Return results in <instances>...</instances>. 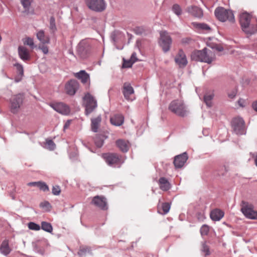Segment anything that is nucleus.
I'll return each instance as SVG.
<instances>
[{
  "instance_id": "obj_5",
  "label": "nucleus",
  "mask_w": 257,
  "mask_h": 257,
  "mask_svg": "<svg viewBox=\"0 0 257 257\" xmlns=\"http://www.w3.org/2000/svg\"><path fill=\"white\" fill-rule=\"evenodd\" d=\"M85 107V114L88 115L97 106V100L90 93H86L83 97Z\"/></svg>"
},
{
  "instance_id": "obj_28",
  "label": "nucleus",
  "mask_w": 257,
  "mask_h": 257,
  "mask_svg": "<svg viewBox=\"0 0 257 257\" xmlns=\"http://www.w3.org/2000/svg\"><path fill=\"white\" fill-rule=\"evenodd\" d=\"M75 76L80 79L83 83H85L87 82L89 79V75L84 70H81L78 73L75 74Z\"/></svg>"
},
{
  "instance_id": "obj_43",
  "label": "nucleus",
  "mask_w": 257,
  "mask_h": 257,
  "mask_svg": "<svg viewBox=\"0 0 257 257\" xmlns=\"http://www.w3.org/2000/svg\"><path fill=\"white\" fill-rule=\"evenodd\" d=\"M52 192L54 195H59L61 193L60 187L58 185L53 186Z\"/></svg>"
},
{
  "instance_id": "obj_44",
  "label": "nucleus",
  "mask_w": 257,
  "mask_h": 257,
  "mask_svg": "<svg viewBox=\"0 0 257 257\" xmlns=\"http://www.w3.org/2000/svg\"><path fill=\"white\" fill-rule=\"evenodd\" d=\"M135 62H133L131 59L128 61L123 59V63L122 66L124 68H129L131 67L132 66L133 64Z\"/></svg>"
},
{
  "instance_id": "obj_14",
  "label": "nucleus",
  "mask_w": 257,
  "mask_h": 257,
  "mask_svg": "<svg viewBox=\"0 0 257 257\" xmlns=\"http://www.w3.org/2000/svg\"><path fill=\"white\" fill-rule=\"evenodd\" d=\"M122 93L124 98L128 101H133L135 98L134 88L129 83L125 82L123 84Z\"/></svg>"
},
{
  "instance_id": "obj_52",
  "label": "nucleus",
  "mask_w": 257,
  "mask_h": 257,
  "mask_svg": "<svg viewBox=\"0 0 257 257\" xmlns=\"http://www.w3.org/2000/svg\"><path fill=\"white\" fill-rule=\"evenodd\" d=\"M38 184H39V181L30 182V183H28L27 185H28V186H37V187H38Z\"/></svg>"
},
{
  "instance_id": "obj_6",
  "label": "nucleus",
  "mask_w": 257,
  "mask_h": 257,
  "mask_svg": "<svg viewBox=\"0 0 257 257\" xmlns=\"http://www.w3.org/2000/svg\"><path fill=\"white\" fill-rule=\"evenodd\" d=\"M241 211L246 218L257 220V210L254 209V206L252 204L242 201Z\"/></svg>"
},
{
  "instance_id": "obj_21",
  "label": "nucleus",
  "mask_w": 257,
  "mask_h": 257,
  "mask_svg": "<svg viewBox=\"0 0 257 257\" xmlns=\"http://www.w3.org/2000/svg\"><path fill=\"white\" fill-rule=\"evenodd\" d=\"M116 145L120 150L123 152L128 151L130 148V143L127 141L119 139L116 141Z\"/></svg>"
},
{
  "instance_id": "obj_19",
  "label": "nucleus",
  "mask_w": 257,
  "mask_h": 257,
  "mask_svg": "<svg viewBox=\"0 0 257 257\" xmlns=\"http://www.w3.org/2000/svg\"><path fill=\"white\" fill-rule=\"evenodd\" d=\"M186 11L191 16L198 18H202L203 15L202 10L197 6H191L188 7L186 9Z\"/></svg>"
},
{
  "instance_id": "obj_9",
  "label": "nucleus",
  "mask_w": 257,
  "mask_h": 257,
  "mask_svg": "<svg viewBox=\"0 0 257 257\" xmlns=\"http://www.w3.org/2000/svg\"><path fill=\"white\" fill-rule=\"evenodd\" d=\"M102 157L109 165H117L122 163L121 156L116 153H104Z\"/></svg>"
},
{
  "instance_id": "obj_24",
  "label": "nucleus",
  "mask_w": 257,
  "mask_h": 257,
  "mask_svg": "<svg viewBox=\"0 0 257 257\" xmlns=\"http://www.w3.org/2000/svg\"><path fill=\"white\" fill-rule=\"evenodd\" d=\"M18 53L20 58L23 60H28L30 59V54L28 50L25 47L19 46Z\"/></svg>"
},
{
  "instance_id": "obj_13",
  "label": "nucleus",
  "mask_w": 257,
  "mask_h": 257,
  "mask_svg": "<svg viewBox=\"0 0 257 257\" xmlns=\"http://www.w3.org/2000/svg\"><path fill=\"white\" fill-rule=\"evenodd\" d=\"M50 105L55 110L62 114L67 115L70 113L69 107L63 102H53L51 103Z\"/></svg>"
},
{
  "instance_id": "obj_26",
  "label": "nucleus",
  "mask_w": 257,
  "mask_h": 257,
  "mask_svg": "<svg viewBox=\"0 0 257 257\" xmlns=\"http://www.w3.org/2000/svg\"><path fill=\"white\" fill-rule=\"evenodd\" d=\"M124 121V117L121 114H116L111 117L110 122L113 125L120 126Z\"/></svg>"
},
{
  "instance_id": "obj_47",
  "label": "nucleus",
  "mask_w": 257,
  "mask_h": 257,
  "mask_svg": "<svg viewBox=\"0 0 257 257\" xmlns=\"http://www.w3.org/2000/svg\"><path fill=\"white\" fill-rule=\"evenodd\" d=\"M202 250L205 253L206 255L210 254L209 248L207 245L205 244H203Z\"/></svg>"
},
{
  "instance_id": "obj_3",
  "label": "nucleus",
  "mask_w": 257,
  "mask_h": 257,
  "mask_svg": "<svg viewBox=\"0 0 257 257\" xmlns=\"http://www.w3.org/2000/svg\"><path fill=\"white\" fill-rule=\"evenodd\" d=\"M169 110L177 116L184 117L188 111L184 102L182 100L175 99L172 101L168 107Z\"/></svg>"
},
{
  "instance_id": "obj_18",
  "label": "nucleus",
  "mask_w": 257,
  "mask_h": 257,
  "mask_svg": "<svg viewBox=\"0 0 257 257\" xmlns=\"http://www.w3.org/2000/svg\"><path fill=\"white\" fill-rule=\"evenodd\" d=\"M175 62L180 67H185L187 64V60L184 52L180 50L175 58Z\"/></svg>"
},
{
  "instance_id": "obj_15",
  "label": "nucleus",
  "mask_w": 257,
  "mask_h": 257,
  "mask_svg": "<svg viewBox=\"0 0 257 257\" xmlns=\"http://www.w3.org/2000/svg\"><path fill=\"white\" fill-rule=\"evenodd\" d=\"M79 83L76 80L72 79L69 81L65 84V91L67 94L70 95H73L79 88Z\"/></svg>"
},
{
  "instance_id": "obj_39",
  "label": "nucleus",
  "mask_w": 257,
  "mask_h": 257,
  "mask_svg": "<svg viewBox=\"0 0 257 257\" xmlns=\"http://www.w3.org/2000/svg\"><path fill=\"white\" fill-rule=\"evenodd\" d=\"M28 227L30 229L33 230L37 231L40 229V225L33 222L28 223Z\"/></svg>"
},
{
  "instance_id": "obj_10",
  "label": "nucleus",
  "mask_w": 257,
  "mask_h": 257,
  "mask_svg": "<svg viewBox=\"0 0 257 257\" xmlns=\"http://www.w3.org/2000/svg\"><path fill=\"white\" fill-rule=\"evenodd\" d=\"M87 7L96 12H102L105 9V4L103 0H85Z\"/></svg>"
},
{
  "instance_id": "obj_32",
  "label": "nucleus",
  "mask_w": 257,
  "mask_h": 257,
  "mask_svg": "<svg viewBox=\"0 0 257 257\" xmlns=\"http://www.w3.org/2000/svg\"><path fill=\"white\" fill-rule=\"evenodd\" d=\"M41 228L43 230L48 232L51 233L53 231V227L50 223L43 221L41 223Z\"/></svg>"
},
{
  "instance_id": "obj_46",
  "label": "nucleus",
  "mask_w": 257,
  "mask_h": 257,
  "mask_svg": "<svg viewBox=\"0 0 257 257\" xmlns=\"http://www.w3.org/2000/svg\"><path fill=\"white\" fill-rule=\"evenodd\" d=\"M15 66L20 75L22 76L24 74V70L22 65L20 64H16Z\"/></svg>"
},
{
  "instance_id": "obj_7",
  "label": "nucleus",
  "mask_w": 257,
  "mask_h": 257,
  "mask_svg": "<svg viewBox=\"0 0 257 257\" xmlns=\"http://www.w3.org/2000/svg\"><path fill=\"white\" fill-rule=\"evenodd\" d=\"M24 99V95L20 93L11 96L10 99V108L11 112L17 113L19 111Z\"/></svg>"
},
{
  "instance_id": "obj_37",
  "label": "nucleus",
  "mask_w": 257,
  "mask_h": 257,
  "mask_svg": "<svg viewBox=\"0 0 257 257\" xmlns=\"http://www.w3.org/2000/svg\"><path fill=\"white\" fill-rule=\"evenodd\" d=\"M172 11L178 16H179L182 14V9L180 6L178 4H175L173 6Z\"/></svg>"
},
{
  "instance_id": "obj_55",
  "label": "nucleus",
  "mask_w": 257,
  "mask_h": 257,
  "mask_svg": "<svg viewBox=\"0 0 257 257\" xmlns=\"http://www.w3.org/2000/svg\"><path fill=\"white\" fill-rule=\"evenodd\" d=\"M242 101H243V100H241V99H239V100H238V102L240 106H243V105H242Z\"/></svg>"
},
{
  "instance_id": "obj_36",
  "label": "nucleus",
  "mask_w": 257,
  "mask_h": 257,
  "mask_svg": "<svg viewBox=\"0 0 257 257\" xmlns=\"http://www.w3.org/2000/svg\"><path fill=\"white\" fill-rule=\"evenodd\" d=\"M24 44L29 46L31 48H34V43L33 39L30 37H27L24 39Z\"/></svg>"
},
{
  "instance_id": "obj_23",
  "label": "nucleus",
  "mask_w": 257,
  "mask_h": 257,
  "mask_svg": "<svg viewBox=\"0 0 257 257\" xmlns=\"http://www.w3.org/2000/svg\"><path fill=\"white\" fill-rule=\"evenodd\" d=\"M36 36L41 44H49L50 43L49 37L45 35L43 30H39L38 31Z\"/></svg>"
},
{
  "instance_id": "obj_20",
  "label": "nucleus",
  "mask_w": 257,
  "mask_h": 257,
  "mask_svg": "<svg viewBox=\"0 0 257 257\" xmlns=\"http://www.w3.org/2000/svg\"><path fill=\"white\" fill-rule=\"evenodd\" d=\"M210 216L213 221H219L224 216V212L219 209H214L211 211Z\"/></svg>"
},
{
  "instance_id": "obj_34",
  "label": "nucleus",
  "mask_w": 257,
  "mask_h": 257,
  "mask_svg": "<svg viewBox=\"0 0 257 257\" xmlns=\"http://www.w3.org/2000/svg\"><path fill=\"white\" fill-rule=\"evenodd\" d=\"M38 187L41 190L44 192H47L49 191V188L48 186L44 182L39 181Z\"/></svg>"
},
{
  "instance_id": "obj_40",
  "label": "nucleus",
  "mask_w": 257,
  "mask_h": 257,
  "mask_svg": "<svg viewBox=\"0 0 257 257\" xmlns=\"http://www.w3.org/2000/svg\"><path fill=\"white\" fill-rule=\"evenodd\" d=\"M46 145V148L50 151L54 150L55 148V144L52 140H47Z\"/></svg>"
},
{
  "instance_id": "obj_54",
  "label": "nucleus",
  "mask_w": 257,
  "mask_h": 257,
  "mask_svg": "<svg viewBox=\"0 0 257 257\" xmlns=\"http://www.w3.org/2000/svg\"><path fill=\"white\" fill-rule=\"evenodd\" d=\"M136 31H138V32H137V33L138 34H141L142 33V31H141V29L140 28H137L136 29Z\"/></svg>"
},
{
  "instance_id": "obj_27",
  "label": "nucleus",
  "mask_w": 257,
  "mask_h": 257,
  "mask_svg": "<svg viewBox=\"0 0 257 257\" xmlns=\"http://www.w3.org/2000/svg\"><path fill=\"white\" fill-rule=\"evenodd\" d=\"M11 251L9 247V241L7 239L4 240L0 246V251L3 254L7 255L9 254Z\"/></svg>"
},
{
  "instance_id": "obj_48",
  "label": "nucleus",
  "mask_w": 257,
  "mask_h": 257,
  "mask_svg": "<svg viewBox=\"0 0 257 257\" xmlns=\"http://www.w3.org/2000/svg\"><path fill=\"white\" fill-rule=\"evenodd\" d=\"M40 206L42 208L46 207L48 208L50 207V204L48 201H45L41 203Z\"/></svg>"
},
{
  "instance_id": "obj_17",
  "label": "nucleus",
  "mask_w": 257,
  "mask_h": 257,
  "mask_svg": "<svg viewBox=\"0 0 257 257\" xmlns=\"http://www.w3.org/2000/svg\"><path fill=\"white\" fill-rule=\"evenodd\" d=\"M188 159V156L186 153L176 156L174 160V164L176 168L182 167Z\"/></svg>"
},
{
  "instance_id": "obj_30",
  "label": "nucleus",
  "mask_w": 257,
  "mask_h": 257,
  "mask_svg": "<svg viewBox=\"0 0 257 257\" xmlns=\"http://www.w3.org/2000/svg\"><path fill=\"white\" fill-rule=\"evenodd\" d=\"M192 26L198 30H210V27L206 24L204 23H198L196 22L192 23Z\"/></svg>"
},
{
  "instance_id": "obj_4",
  "label": "nucleus",
  "mask_w": 257,
  "mask_h": 257,
  "mask_svg": "<svg viewBox=\"0 0 257 257\" xmlns=\"http://www.w3.org/2000/svg\"><path fill=\"white\" fill-rule=\"evenodd\" d=\"M214 14L217 19L220 22L228 21L230 23H233L235 21L232 12L223 7L217 8L215 10Z\"/></svg>"
},
{
  "instance_id": "obj_1",
  "label": "nucleus",
  "mask_w": 257,
  "mask_h": 257,
  "mask_svg": "<svg viewBox=\"0 0 257 257\" xmlns=\"http://www.w3.org/2000/svg\"><path fill=\"white\" fill-rule=\"evenodd\" d=\"M239 22L242 30L246 34H253L257 31L256 20L246 12L240 14Z\"/></svg>"
},
{
  "instance_id": "obj_49",
  "label": "nucleus",
  "mask_w": 257,
  "mask_h": 257,
  "mask_svg": "<svg viewBox=\"0 0 257 257\" xmlns=\"http://www.w3.org/2000/svg\"><path fill=\"white\" fill-rule=\"evenodd\" d=\"M236 94V90L232 91L231 93H228V97L230 98H233L235 97Z\"/></svg>"
},
{
  "instance_id": "obj_51",
  "label": "nucleus",
  "mask_w": 257,
  "mask_h": 257,
  "mask_svg": "<svg viewBox=\"0 0 257 257\" xmlns=\"http://www.w3.org/2000/svg\"><path fill=\"white\" fill-rule=\"evenodd\" d=\"M131 59L132 60L133 62H136L137 61V57H136V53H133L132 54V56H131Z\"/></svg>"
},
{
  "instance_id": "obj_22",
  "label": "nucleus",
  "mask_w": 257,
  "mask_h": 257,
  "mask_svg": "<svg viewBox=\"0 0 257 257\" xmlns=\"http://www.w3.org/2000/svg\"><path fill=\"white\" fill-rule=\"evenodd\" d=\"M101 122V117L98 115L96 117L92 118L91 119V128L94 132H97L100 126Z\"/></svg>"
},
{
  "instance_id": "obj_8",
  "label": "nucleus",
  "mask_w": 257,
  "mask_h": 257,
  "mask_svg": "<svg viewBox=\"0 0 257 257\" xmlns=\"http://www.w3.org/2000/svg\"><path fill=\"white\" fill-rule=\"evenodd\" d=\"M160 38L159 44L164 52L169 51L172 44V40L166 31H161L160 33Z\"/></svg>"
},
{
  "instance_id": "obj_31",
  "label": "nucleus",
  "mask_w": 257,
  "mask_h": 257,
  "mask_svg": "<svg viewBox=\"0 0 257 257\" xmlns=\"http://www.w3.org/2000/svg\"><path fill=\"white\" fill-rule=\"evenodd\" d=\"M21 4L24 7V13L28 15L29 14V10L31 6V2L30 0H22Z\"/></svg>"
},
{
  "instance_id": "obj_12",
  "label": "nucleus",
  "mask_w": 257,
  "mask_h": 257,
  "mask_svg": "<svg viewBox=\"0 0 257 257\" xmlns=\"http://www.w3.org/2000/svg\"><path fill=\"white\" fill-rule=\"evenodd\" d=\"M232 127L237 135L245 134V123L242 118L235 117L232 121Z\"/></svg>"
},
{
  "instance_id": "obj_25",
  "label": "nucleus",
  "mask_w": 257,
  "mask_h": 257,
  "mask_svg": "<svg viewBox=\"0 0 257 257\" xmlns=\"http://www.w3.org/2000/svg\"><path fill=\"white\" fill-rule=\"evenodd\" d=\"M160 188L163 191H168L171 188V184L168 180L164 178L161 177L159 180Z\"/></svg>"
},
{
  "instance_id": "obj_2",
  "label": "nucleus",
  "mask_w": 257,
  "mask_h": 257,
  "mask_svg": "<svg viewBox=\"0 0 257 257\" xmlns=\"http://www.w3.org/2000/svg\"><path fill=\"white\" fill-rule=\"evenodd\" d=\"M191 59L197 61H200L208 64L215 60V55L212 50L204 48L202 50L194 51L192 53Z\"/></svg>"
},
{
  "instance_id": "obj_42",
  "label": "nucleus",
  "mask_w": 257,
  "mask_h": 257,
  "mask_svg": "<svg viewBox=\"0 0 257 257\" xmlns=\"http://www.w3.org/2000/svg\"><path fill=\"white\" fill-rule=\"evenodd\" d=\"M50 28L53 32L56 30L55 20L53 17H51L50 19Z\"/></svg>"
},
{
  "instance_id": "obj_41",
  "label": "nucleus",
  "mask_w": 257,
  "mask_h": 257,
  "mask_svg": "<svg viewBox=\"0 0 257 257\" xmlns=\"http://www.w3.org/2000/svg\"><path fill=\"white\" fill-rule=\"evenodd\" d=\"M90 251V248L88 247H81L80 248L78 253L80 256H82L85 254L87 252H89Z\"/></svg>"
},
{
  "instance_id": "obj_33",
  "label": "nucleus",
  "mask_w": 257,
  "mask_h": 257,
  "mask_svg": "<svg viewBox=\"0 0 257 257\" xmlns=\"http://www.w3.org/2000/svg\"><path fill=\"white\" fill-rule=\"evenodd\" d=\"M94 142L96 146L98 148H100L102 146L104 142V140L102 139V137L101 136H97L95 138Z\"/></svg>"
},
{
  "instance_id": "obj_29",
  "label": "nucleus",
  "mask_w": 257,
  "mask_h": 257,
  "mask_svg": "<svg viewBox=\"0 0 257 257\" xmlns=\"http://www.w3.org/2000/svg\"><path fill=\"white\" fill-rule=\"evenodd\" d=\"M170 204L169 203H163L161 206H159L158 208V211L160 214H166L170 210Z\"/></svg>"
},
{
  "instance_id": "obj_38",
  "label": "nucleus",
  "mask_w": 257,
  "mask_h": 257,
  "mask_svg": "<svg viewBox=\"0 0 257 257\" xmlns=\"http://www.w3.org/2000/svg\"><path fill=\"white\" fill-rule=\"evenodd\" d=\"M213 96L212 94H207L204 96V102L206 103V105L209 107L211 106V100L213 99Z\"/></svg>"
},
{
  "instance_id": "obj_50",
  "label": "nucleus",
  "mask_w": 257,
  "mask_h": 257,
  "mask_svg": "<svg viewBox=\"0 0 257 257\" xmlns=\"http://www.w3.org/2000/svg\"><path fill=\"white\" fill-rule=\"evenodd\" d=\"M71 120H68L65 123L64 125V130H65L66 129L68 128L70 124H71Z\"/></svg>"
},
{
  "instance_id": "obj_53",
  "label": "nucleus",
  "mask_w": 257,
  "mask_h": 257,
  "mask_svg": "<svg viewBox=\"0 0 257 257\" xmlns=\"http://www.w3.org/2000/svg\"><path fill=\"white\" fill-rule=\"evenodd\" d=\"M252 107L257 112V101L252 104Z\"/></svg>"
},
{
  "instance_id": "obj_35",
  "label": "nucleus",
  "mask_w": 257,
  "mask_h": 257,
  "mask_svg": "<svg viewBox=\"0 0 257 257\" xmlns=\"http://www.w3.org/2000/svg\"><path fill=\"white\" fill-rule=\"evenodd\" d=\"M210 227L206 224L202 225L200 228V233L201 235H207L209 231Z\"/></svg>"
},
{
  "instance_id": "obj_11",
  "label": "nucleus",
  "mask_w": 257,
  "mask_h": 257,
  "mask_svg": "<svg viewBox=\"0 0 257 257\" xmlns=\"http://www.w3.org/2000/svg\"><path fill=\"white\" fill-rule=\"evenodd\" d=\"M90 52V46L88 40H83L77 46V52L82 58H85Z\"/></svg>"
},
{
  "instance_id": "obj_45",
  "label": "nucleus",
  "mask_w": 257,
  "mask_h": 257,
  "mask_svg": "<svg viewBox=\"0 0 257 257\" xmlns=\"http://www.w3.org/2000/svg\"><path fill=\"white\" fill-rule=\"evenodd\" d=\"M39 49L41 50L44 54H47L49 52L48 47L44 44H41L39 46Z\"/></svg>"
},
{
  "instance_id": "obj_56",
  "label": "nucleus",
  "mask_w": 257,
  "mask_h": 257,
  "mask_svg": "<svg viewBox=\"0 0 257 257\" xmlns=\"http://www.w3.org/2000/svg\"><path fill=\"white\" fill-rule=\"evenodd\" d=\"M254 162L255 165L257 166V157L255 158Z\"/></svg>"
},
{
  "instance_id": "obj_16",
  "label": "nucleus",
  "mask_w": 257,
  "mask_h": 257,
  "mask_svg": "<svg viewBox=\"0 0 257 257\" xmlns=\"http://www.w3.org/2000/svg\"><path fill=\"white\" fill-rule=\"evenodd\" d=\"M91 203L102 210L107 209L106 199L102 196H94L92 198Z\"/></svg>"
}]
</instances>
